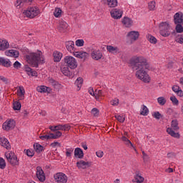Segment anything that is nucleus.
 <instances>
[{
  "label": "nucleus",
  "instance_id": "obj_1",
  "mask_svg": "<svg viewBox=\"0 0 183 183\" xmlns=\"http://www.w3.org/2000/svg\"><path fill=\"white\" fill-rule=\"evenodd\" d=\"M130 65L132 69L136 70L135 76L144 84L151 82V76L148 71L151 69V66L148 64L147 59L143 56H135L130 60Z\"/></svg>",
  "mask_w": 183,
  "mask_h": 183
},
{
  "label": "nucleus",
  "instance_id": "obj_2",
  "mask_svg": "<svg viewBox=\"0 0 183 183\" xmlns=\"http://www.w3.org/2000/svg\"><path fill=\"white\" fill-rule=\"evenodd\" d=\"M26 59L29 64L35 68H38L39 64H45V57H44L42 51L39 50L27 54Z\"/></svg>",
  "mask_w": 183,
  "mask_h": 183
},
{
  "label": "nucleus",
  "instance_id": "obj_3",
  "mask_svg": "<svg viewBox=\"0 0 183 183\" xmlns=\"http://www.w3.org/2000/svg\"><path fill=\"white\" fill-rule=\"evenodd\" d=\"M179 123L177 119H173L171 122V127H168L167 129V132L173 138H176L177 139H179L181 138V134L178 132H175V131H179Z\"/></svg>",
  "mask_w": 183,
  "mask_h": 183
},
{
  "label": "nucleus",
  "instance_id": "obj_4",
  "mask_svg": "<svg viewBox=\"0 0 183 183\" xmlns=\"http://www.w3.org/2000/svg\"><path fill=\"white\" fill-rule=\"evenodd\" d=\"M39 14H41V10L37 6H29L23 11V14L30 19H34V18H35V16H38Z\"/></svg>",
  "mask_w": 183,
  "mask_h": 183
},
{
  "label": "nucleus",
  "instance_id": "obj_5",
  "mask_svg": "<svg viewBox=\"0 0 183 183\" xmlns=\"http://www.w3.org/2000/svg\"><path fill=\"white\" fill-rule=\"evenodd\" d=\"M171 31H172V28L167 22H162L159 24V32L162 36H169Z\"/></svg>",
  "mask_w": 183,
  "mask_h": 183
},
{
  "label": "nucleus",
  "instance_id": "obj_6",
  "mask_svg": "<svg viewBox=\"0 0 183 183\" xmlns=\"http://www.w3.org/2000/svg\"><path fill=\"white\" fill-rule=\"evenodd\" d=\"M64 61V64H66V66L70 68V69H76V68L78 67V61L76 59L72 56H66Z\"/></svg>",
  "mask_w": 183,
  "mask_h": 183
},
{
  "label": "nucleus",
  "instance_id": "obj_7",
  "mask_svg": "<svg viewBox=\"0 0 183 183\" xmlns=\"http://www.w3.org/2000/svg\"><path fill=\"white\" fill-rule=\"evenodd\" d=\"M54 181L56 183H66L68 182V177L65 173L58 172L54 175Z\"/></svg>",
  "mask_w": 183,
  "mask_h": 183
},
{
  "label": "nucleus",
  "instance_id": "obj_8",
  "mask_svg": "<svg viewBox=\"0 0 183 183\" xmlns=\"http://www.w3.org/2000/svg\"><path fill=\"white\" fill-rule=\"evenodd\" d=\"M110 15L113 19H121L124 15V11L119 8H115L111 10Z\"/></svg>",
  "mask_w": 183,
  "mask_h": 183
},
{
  "label": "nucleus",
  "instance_id": "obj_9",
  "mask_svg": "<svg viewBox=\"0 0 183 183\" xmlns=\"http://www.w3.org/2000/svg\"><path fill=\"white\" fill-rule=\"evenodd\" d=\"M76 165L78 169H88L91 167L92 162L89 161L79 160L76 162Z\"/></svg>",
  "mask_w": 183,
  "mask_h": 183
},
{
  "label": "nucleus",
  "instance_id": "obj_10",
  "mask_svg": "<svg viewBox=\"0 0 183 183\" xmlns=\"http://www.w3.org/2000/svg\"><path fill=\"white\" fill-rule=\"evenodd\" d=\"M91 57L94 61H99V59H102L104 58V54L99 49H93L91 52Z\"/></svg>",
  "mask_w": 183,
  "mask_h": 183
},
{
  "label": "nucleus",
  "instance_id": "obj_11",
  "mask_svg": "<svg viewBox=\"0 0 183 183\" xmlns=\"http://www.w3.org/2000/svg\"><path fill=\"white\" fill-rule=\"evenodd\" d=\"M15 128V121L14 120H6L3 124V129L4 131H10V129H14Z\"/></svg>",
  "mask_w": 183,
  "mask_h": 183
},
{
  "label": "nucleus",
  "instance_id": "obj_12",
  "mask_svg": "<svg viewBox=\"0 0 183 183\" xmlns=\"http://www.w3.org/2000/svg\"><path fill=\"white\" fill-rule=\"evenodd\" d=\"M36 175L39 181H40V182H45V179H46L45 173L44 172V170H42V168L41 167H36Z\"/></svg>",
  "mask_w": 183,
  "mask_h": 183
},
{
  "label": "nucleus",
  "instance_id": "obj_13",
  "mask_svg": "<svg viewBox=\"0 0 183 183\" xmlns=\"http://www.w3.org/2000/svg\"><path fill=\"white\" fill-rule=\"evenodd\" d=\"M103 4L107 5L109 8H117L118 6V0H101Z\"/></svg>",
  "mask_w": 183,
  "mask_h": 183
},
{
  "label": "nucleus",
  "instance_id": "obj_14",
  "mask_svg": "<svg viewBox=\"0 0 183 183\" xmlns=\"http://www.w3.org/2000/svg\"><path fill=\"white\" fill-rule=\"evenodd\" d=\"M73 55L76 58H79V59H83L84 61L88 58V53L86 51H75Z\"/></svg>",
  "mask_w": 183,
  "mask_h": 183
},
{
  "label": "nucleus",
  "instance_id": "obj_15",
  "mask_svg": "<svg viewBox=\"0 0 183 183\" xmlns=\"http://www.w3.org/2000/svg\"><path fill=\"white\" fill-rule=\"evenodd\" d=\"M66 48L70 54H74L75 52V43L73 41H66Z\"/></svg>",
  "mask_w": 183,
  "mask_h": 183
},
{
  "label": "nucleus",
  "instance_id": "obj_16",
  "mask_svg": "<svg viewBox=\"0 0 183 183\" xmlns=\"http://www.w3.org/2000/svg\"><path fill=\"white\" fill-rule=\"evenodd\" d=\"M0 144L1 147L6 148V149H11V144H9L8 139H6L5 137L0 138Z\"/></svg>",
  "mask_w": 183,
  "mask_h": 183
},
{
  "label": "nucleus",
  "instance_id": "obj_17",
  "mask_svg": "<svg viewBox=\"0 0 183 183\" xmlns=\"http://www.w3.org/2000/svg\"><path fill=\"white\" fill-rule=\"evenodd\" d=\"M5 55H6V56H11L12 58H19V51L15 49L7 50L5 51Z\"/></svg>",
  "mask_w": 183,
  "mask_h": 183
},
{
  "label": "nucleus",
  "instance_id": "obj_18",
  "mask_svg": "<svg viewBox=\"0 0 183 183\" xmlns=\"http://www.w3.org/2000/svg\"><path fill=\"white\" fill-rule=\"evenodd\" d=\"M24 71L25 72H26L27 75H29V76H38V73L36 72V71L33 70L28 65H26L24 66Z\"/></svg>",
  "mask_w": 183,
  "mask_h": 183
},
{
  "label": "nucleus",
  "instance_id": "obj_19",
  "mask_svg": "<svg viewBox=\"0 0 183 183\" xmlns=\"http://www.w3.org/2000/svg\"><path fill=\"white\" fill-rule=\"evenodd\" d=\"M106 48L109 54H113V55H117V54H119V49L118 48V46L107 45Z\"/></svg>",
  "mask_w": 183,
  "mask_h": 183
},
{
  "label": "nucleus",
  "instance_id": "obj_20",
  "mask_svg": "<svg viewBox=\"0 0 183 183\" xmlns=\"http://www.w3.org/2000/svg\"><path fill=\"white\" fill-rule=\"evenodd\" d=\"M174 24H182L183 25V14L176 13L174 16Z\"/></svg>",
  "mask_w": 183,
  "mask_h": 183
},
{
  "label": "nucleus",
  "instance_id": "obj_21",
  "mask_svg": "<svg viewBox=\"0 0 183 183\" xmlns=\"http://www.w3.org/2000/svg\"><path fill=\"white\" fill-rule=\"evenodd\" d=\"M127 36L132 41H137L139 38V32L135 31H130L128 33Z\"/></svg>",
  "mask_w": 183,
  "mask_h": 183
},
{
  "label": "nucleus",
  "instance_id": "obj_22",
  "mask_svg": "<svg viewBox=\"0 0 183 183\" xmlns=\"http://www.w3.org/2000/svg\"><path fill=\"white\" fill-rule=\"evenodd\" d=\"M17 95L20 101L25 99V89L24 86H21L19 87V89L17 90Z\"/></svg>",
  "mask_w": 183,
  "mask_h": 183
},
{
  "label": "nucleus",
  "instance_id": "obj_23",
  "mask_svg": "<svg viewBox=\"0 0 183 183\" xmlns=\"http://www.w3.org/2000/svg\"><path fill=\"white\" fill-rule=\"evenodd\" d=\"M122 23L126 28H131V26L134 24L132 19L129 17H124L122 20Z\"/></svg>",
  "mask_w": 183,
  "mask_h": 183
},
{
  "label": "nucleus",
  "instance_id": "obj_24",
  "mask_svg": "<svg viewBox=\"0 0 183 183\" xmlns=\"http://www.w3.org/2000/svg\"><path fill=\"white\" fill-rule=\"evenodd\" d=\"M38 92H41V93H48V94H51V92H52V89H51V87H48L46 86H39L36 88Z\"/></svg>",
  "mask_w": 183,
  "mask_h": 183
},
{
  "label": "nucleus",
  "instance_id": "obj_25",
  "mask_svg": "<svg viewBox=\"0 0 183 183\" xmlns=\"http://www.w3.org/2000/svg\"><path fill=\"white\" fill-rule=\"evenodd\" d=\"M68 28V24L66 21H59V26H58V30L60 32H65Z\"/></svg>",
  "mask_w": 183,
  "mask_h": 183
},
{
  "label": "nucleus",
  "instance_id": "obj_26",
  "mask_svg": "<svg viewBox=\"0 0 183 183\" xmlns=\"http://www.w3.org/2000/svg\"><path fill=\"white\" fill-rule=\"evenodd\" d=\"M0 64L3 65V66H5L6 68H9V66L12 65V63L8 59L0 57Z\"/></svg>",
  "mask_w": 183,
  "mask_h": 183
},
{
  "label": "nucleus",
  "instance_id": "obj_27",
  "mask_svg": "<svg viewBox=\"0 0 183 183\" xmlns=\"http://www.w3.org/2000/svg\"><path fill=\"white\" fill-rule=\"evenodd\" d=\"M9 48V43L6 40L0 39V51H5Z\"/></svg>",
  "mask_w": 183,
  "mask_h": 183
},
{
  "label": "nucleus",
  "instance_id": "obj_28",
  "mask_svg": "<svg viewBox=\"0 0 183 183\" xmlns=\"http://www.w3.org/2000/svg\"><path fill=\"white\" fill-rule=\"evenodd\" d=\"M62 53L58 51H55L53 53V57L54 62H59L61 61V59H62Z\"/></svg>",
  "mask_w": 183,
  "mask_h": 183
},
{
  "label": "nucleus",
  "instance_id": "obj_29",
  "mask_svg": "<svg viewBox=\"0 0 183 183\" xmlns=\"http://www.w3.org/2000/svg\"><path fill=\"white\" fill-rule=\"evenodd\" d=\"M74 157L79 159H82V158H84V151H82L79 147L76 148L74 149Z\"/></svg>",
  "mask_w": 183,
  "mask_h": 183
},
{
  "label": "nucleus",
  "instance_id": "obj_30",
  "mask_svg": "<svg viewBox=\"0 0 183 183\" xmlns=\"http://www.w3.org/2000/svg\"><path fill=\"white\" fill-rule=\"evenodd\" d=\"M61 71L63 75H65V76H71V75H72V73L69 71V67L68 66H61Z\"/></svg>",
  "mask_w": 183,
  "mask_h": 183
},
{
  "label": "nucleus",
  "instance_id": "obj_31",
  "mask_svg": "<svg viewBox=\"0 0 183 183\" xmlns=\"http://www.w3.org/2000/svg\"><path fill=\"white\" fill-rule=\"evenodd\" d=\"M144 181H145V179L144 178V177H142L139 174V172L136 173V174L134 175V182L142 183L144 182Z\"/></svg>",
  "mask_w": 183,
  "mask_h": 183
},
{
  "label": "nucleus",
  "instance_id": "obj_32",
  "mask_svg": "<svg viewBox=\"0 0 183 183\" xmlns=\"http://www.w3.org/2000/svg\"><path fill=\"white\" fill-rule=\"evenodd\" d=\"M74 84L76 86H77V91H80L82 87V84H84V79L82 77H78Z\"/></svg>",
  "mask_w": 183,
  "mask_h": 183
},
{
  "label": "nucleus",
  "instance_id": "obj_33",
  "mask_svg": "<svg viewBox=\"0 0 183 183\" xmlns=\"http://www.w3.org/2000/svg\"><path fill=\"white\" fill-rule=\"evenodd\" d=\"M149 114V110L148 107L145 105H142L140 110V115H143V117H147Z\"/></svg>",
  "mask_w": 183,
  "mask_h": 183
},
{
  "label": "nucleus",
  "instance_id": "obj_34",
  "mask_svg": "<svg viewBox=\"0 0 183 183\" xmlns=\"http://www.w3.org/2000/svg\"><path fill=\"white\" fill-rule=\"evenodd\" d=\"M34 148L37 154H40V152H42V151H44V147L39 143H34Z\"/></svg>",
  "mask_w": 183,
  "mask_h": 183
},
{
  "label": "nucleus",
  "instance_id": "obj_35",
  "mask_svg": "<svg viewBox=\"0 0 183 183\" xmlns=\"http://www.w3.org/2000/svg\"><path fill=\"white\" fill-rule=\"evenodd\" d=\"M63 128L64 127H62V124L49 127V129H51V131H52V132H55L56 131H63Z\"/></svg>",
  "mask_w": 183,
  "mask_h": 183
},
{
  "label": "nucleus",
  "instance_id": "obj_36",
  "mask_svg": "<svg viewBox=\"0 0 183 183\" xmlns=\"http://www.w3.org/2000/svg\"><path fill=\"white\" fill-rule=\"evenodd\" d=\"M8 162H9V164H11V165H12L13 167H16V165H19V160L18 159L16 155L11 159L9 160Z\"/></svg>",
  "mask_w": 183,
  "mask_h": 183
},
{
  "label": "nucleus",
  "instance_id": "obj_37",
  "mask_svg": "<svg viewBox=\"0 0 183 183\" xmlns=\"http://www.w3.org/2000/svg\"><path fill=\"white\" fill-rule=\"evenodd\" d=\"M62 15V10L61 8H55L54 11V16L55 18H61V16Z\"/></svg>",
  "mask_w": 183,
  "mask_h": 183
},
{
  "label": "nucleus",
  "instance_id": "obj_38",
  "mask_svg": "<svg viewBox=\"0 0 183 183\" xmlns=\"http://www.w3.org/2000/svg\"><path fill=\"white\" fill-rule=\"evenodd\" d=\"M25 4H26V0H16V1L15 3V6H16V8L19 9V8H21V6H24V5H25Z\"/></svg>",
  "mask_w": 183,
  "mask_h": 183
},
{
  "label": "nucleus",
  "instance_id": "obj_39",
  "mask_svg": "<svg viewBox=\"0 0 183 183\" xmlns=\"http://www.w3.org/2000/svg\"><path fill=\"white\" fill-rule=\"evenodd\" d=\"M15 156H16L15 153L11 152V151L6 152L5 153V157L8 162L11 160L13 159V157H14Z\"/></svg>",
  "mask_w": 183,
  "mask_h": 183
},
{
  "label": "nucleus",
  "instance_id": "obj_40",
  "mask_svg": "<svg viewBox=\"0 0 183 183\" xmlns=\"http://www.w3.org/2000/svg\"><path fill=\"white\" fill-rule=\"evenodd\" d=\"M124 144H125V145L129 147V148H133V149H134L136 154H138V151L137 150V149L135 148V147L134 146L132 142H131L130 139L127 140V142H124Z\"/></svg>",
  "mask_w": 183,
  "mask_h": 183
},
{
  "label": "nucleus",
  "instance_id": "obj_41",
  "mask_svg": "<svg viewBox=\"0 0 183 183\" xmlns=\"http://www.w3.org/2000/svg\"><path fill=\"white\" fill-rule=\"evenodd\" d=\"M95 96L94 98L95 99H97V101H99V98H101V97H102V90H95L94 92Z\"/></svg>",
  "mask_w": 183,
  "mask_h": 183
},
{
  "label": "nucleus",
  "instance_id": "obj_42",
  "mask_svg": "<svg viewBox=\"0 0 183 183\" xmlns=\"http://www.w3.org/2000/svg\"><path fill=\"white\" fill-rule=\"evenodd\" d=\"M21 107H22V105L21 104V102H14L13 108H14V111H19V109H21Z\"/></svg>",
  "mask_w": 183,
  "mask_h": 183
},
{
  "label": "nucleus",
  "instance_id": "obj_43",
  "mask_svg": "<svg viewBox=\"0 0 183 183\" xmlns=\"http://www.w3.org/2000/svg\"><path fill=\"white\" fill-rule=\"evenodd\" d=\"M72 154H74V148L70 147L69 149H66V157L69 158L71 157Z\"/></svg>",
  "mask_w": 183,
  "mask_h": 183
},
{
  "label": "nucleus",
  "instance_id": "obj_44",
  "mask_svg": "<svg viewBox=\"0 0 183 183\" xmlns=\"http://www.w3.org/2000/svg\"><path fill=\"white\" fill-rule=\"evenodd\" d=\"M155 1H152L148 3V8L149 9V11H154L155 10Z\"/></svg>",
  "mask_w": 183,
  "mask_h": 183
},
{
  "label": "nucleus",
  "instance_id": "obj_45",
  "mask_svg": "<svg viewBox=\"0 0 183 183\" xmlns=\"http://www.w3.org/2000/svg\"><path fill=\"white\" fill-rule=\"evenodd\" d=\"M157 102L159 105H165L167 104V99L163 97H160L157 98Z\"/></svg>",
  "mask_w": 183,
  "mask_h": 183
},
{
  "label": "nucleus",
  "instance_id": "obj_46",
  "mask_svg": "<svg viewBox=\"0 0 183 183\" xmlns=\"http://www.w3.org/2000/svg\"><path fill=\"white\" fill-rule=\"evenodd\" d=\"M170 101H172L173 105H175L176 107H178V105H179V101H178V99H177L175 96L171 97Z\"/></svg>",
  "mask_w": 183,
  "mask_h": 183
},
{
  "label": "nucleus",
  "instance_id": "obj_47",
  "mask_svg": "<svg viewBox=\"0 0 183 183\" xmlns=\"http://www.w3.org/2000/svg\"><path fill=\"white\" fill-rule=\"evenodd\" d=\"M6 167V162H5V159L4 158L0 157V169H5Z\"/></svg>",
  "mask_w": 183,
  "mask_h": 183
},
{
  "label": "nucleus",
  "instance_id": "obj_48",
  "mask_svg": "<svg viewBox=\"0 0 183 183\" xmlns=\"http://www.w3.org/2000/svg\"><path fill=\"white\" fill-rule=\"evenodd\" d=\"M116 119L119 121V122H121L122 124L125 122V117L124 116H121L119 114L115 115Z\"/></svg>",
  "mask_w": 183,
  "mask_h": 183
},
{
  "label": "nucleus",
  "instance_id": "obj_49",
  "mask_svg": "<svg viewBox=\"0 0 183 183\" xmlns=\"http://www.w3.org/2000/svg\"><path fill=\"white\" fill-rule=\"evenodd\" d=\"M147 39L150 44H157V38L154 37L152 35H148Z\"/></svg>",
  "mask_w": 183,
  "mask_h": 183
},
{
  "label": "nucleus",
  "instance_id": "obj_50",
  "mask_svg": "<svg viewBox=\"0 0 183 183\" xmlns=\"http://www.w3.org/2000/svg\"><path fill=\"white\" fill-rule=\"evenodd\" d=\"M176 32H177V34H182V32H183V26H182V25L178 24L176 26Z\"/></svg>",
  "mask_w": 183,
  "mask_h": 183
},
{
  "label": "nucleus",
  "instance_id": "obj_51",
  "mask_svg": "<svg viewBox=\"0 0 183 183\" xmlns=\"http://www.w3.org/2000/svg\"><path fill=\"white\" fill-rule=\"evenodd\" d=\"M84 44L85 41H84V39H77L75 41L76 46H84Z\"/></svg>",
  "mask_w": 183,
  "mask_h": 183
},
{
  "label": "nucleus",
  "instance_id": "obj_52",
  "mask_svg": "<svg viewBox=\"0 0 183 183\" xmlns=\"http://www.w3.org/2000/svg\"><path fill=\"white\" fill-rule=\"evenodd\" d=\"M176 42L178 44H183V34H179L176 38Z\"/></svg>",
  "mask_w": 183,
  "mask_h": 183
},
{
  "label": "nucleus",
  "instance_id": "obj_53",
  "mask_svg": "<svg viewBox=\"0 0 183 183\" xmlns=\"http://www.w3.org/2000/svg\"><path fill=\"white\" fill-rule=\"evenodd\" d=\"M91 114L94 117H98V115H99V110H98V109L97 108H94L92 109Z\"/></svg>",
  "mask_w": 183,
  "mask_h": 183
},
{
  "label": "nucleus",
  "instance_id": "obj_54",
  "mask_svg": "<svg viewBox=\"0 0 183 183\" xmlns=\"http://www.w3.org/2000/svg\"><path fill=\"white\" fill-rule=\"evenodd\" d=\"M111 105L113 107H118L119 104V99H114L110 102Z\"/></svg>",
  "mask_w": 183,
  "mask_h": 183
},
{
  "label": "nucleus",
  "instance_id": "obj_55",
  "mask_svg": "<svg viewBox=\"0 0 183 183\" xmlns=\"http://www.w3.org/2000/svg\"><path fill=\"white\" fill-rule=\"evenodd\" d=\"M13 66L15 68V69H20V68L22 66V64L19 61H16L14 63Z\"/></svg>",
  "mask_w": 183,
  "mask_h": 183
},
{
  "label": "nucleus",
  "instance_id": "obj_56",
  "mask_svg": "<svg viewBox=\"0 0 183 183\" xmlns=\"http://www.w3.org/2000/svg\"><path fill=\"white\" fill-rule=\"evenodd\" d=\"M26 155H27V157H34V155H35V152H34V150L29 149L26 150Z\"/></svg>",
  "mask_w": 183,
  "mask_h": 183
},
{
  "label": "nucleus",
  "instance_id": "obj_57",
  "mask_svg": "<svg viewBox=\"0 0 183 183\" xmlns=\"http://www.w3.org/2000/svg\"><path fill=\"white\" fill-rule=\"evenodd\" d=\"M50 147H52V148H56V147L61 148V143L58 142H54L50 144Z\"/></svg>",
  "mask_w": 183,
  "mask_h": 183
},
{
  "label": "nucleus",
  "instance_id": "obj_58",
  "mask_svg": "<svg viewBox=\"0 0 183 183\" xmlns=\"http://www.w3.org/2000/svg\"><path fill=\"white\" fill-rule=\"evenodd\" d=\"M39 139H41V141H48V139H49V134L40 135Z\"/></svg>",
  "mask_w": 183,
  "mask_h": 183
},
{
  "label": "nucleus",
  "instance_id": "obj_59",
  "mask_svg": "<svg viewBox=\"0 0 183 183\" xmlns=\"http://www.w3.org/2000/svg\"><path fill=\"white\" fill-rule=\"evenodd\" d=\"M153 117L156 119H161V114L159 113V112H156L153 113Z\"/></svg>",
  "mask_w": 183,
  "mask_h": 183
},
{
  "label": "nucleus",
  "instance_id": "obj_60",
  "mask_svg": "<svg viewBox=\"0 0 183 183\" xmlns=\"http://www.w3.org/2000/svg\"><path fill=\"white\" fill-rule=\"evenodd\" d=\"M96 155L98 158H102V157H104V152L102 150H99L96 152Z\"/></svg>",
  "mask_w": 183,
  "mask_h": 183
},
{
  "label": "nucleus",
  "instance_id": "obj_61",
  "mask_svg": "<svg viewBox=\"0 0 183 183\" xmlns=\"http://www.w3.org/2000/svg\"><path fill=\"white\" fill-rule=\"evenodd\" d=\"M172 89L173 92H175V94H177L181 89V88H179V86L174 85L172 86Z\"/></svg>",
  "mask_w": 183,
  "mask_h": 183
},
{
  "label": "nucleus",
  "instance_id": "obj_62",
  "mask_svg": "<svg viewBox=\"0 0 183 183\" xmlns=\"http://www.w3.org/2000/svg\"><path fill=\"white\" fill-rule=\"evenodd\" d=\"M54 135L56 137V139H58L59 138H61V137H62V132L59 131H56V133L54 134Z\"/></svg>",
  "mask_w": 183,
  "mask_h": 183
},
{
  "label": "nucleus",
  "instance_id": "obj_63",
  "mask_svg": "<svg viewBox=\"0 0 183 183\" xmlns=\"http://www.w3.org/2000/svg\"><path fill=\"white\" fill-rule=\"evenodd\" d=\"M89 94L92 95V97H95V92H94V88L92 87L89 88Z\"/></svg>",
  "mask_w": 183,
  "mask_h": 183
},
{
  "label": "nucleus",
  "instance_id": "obj_64",
  "mask_svg": "<svg viewBox=\"0 0 183 183\" xmlns=\"http://www.w3.org/2000/svg\"><path fill=\"white\" fill-rule=\"evenodd\" d=\"M176 94H177V97H180V98H182V97H183V91H182V89H180V90L177 93H176Z\"/></svg>",
  "mask_w": 183,
  "mask_h": 183
}]
</instances>
